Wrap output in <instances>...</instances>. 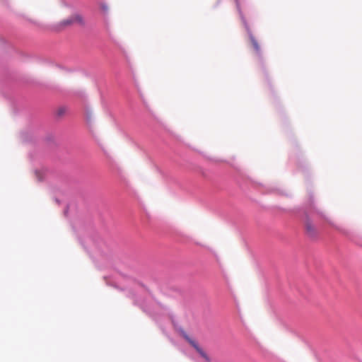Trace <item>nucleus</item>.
<instances>
[{
	"instance_id": "4",
	"label": "nucleus",
	"mask_w": 362,
	"mask_h": 362,
	"mask_svg": "<svg viewBox=\"0 0 362 362\" xmlns=\"http://www.w3.org/2000/svg\"><path fill=\"white\" fill-rule=\"evenodd\" d=\"M250 40H251V42H252V45L254 47V49L258 52L259 50V46L258 45V42L255 39V37L253 36H250Z\"/></svg>"
},
{
	"instance_id": "3",
	"label": "nucleus",
	"mask_w": 362,
	"mask_h": 362,
	"mask_svg": "<svg viewBox=\"0 0 362 362\" xmlns=\"http://www.w3.org/2000/svg\"><path fill=\"white\" fill-rule=\"evenodd\" d=\"M305 230L307 233L310 236H314L316 234V230L313 224L310 221H306L305 224Z\"/></svg>"
},
{
	"instance_id": "1",
	"label": "nucleus",
	"mask_w": 362,
	"mask_h": 362,
	"mask_svg": "<svg viewBox=\"0 0 362 362\" xmlns=\"http://www.w3.org/2000/svg\"><path fill=\"white\" fill-rule=\"evenodd\" d=\"M74 24H78L80 25H85V20L83 17L79 13H74L70 17L62 21L60 25L62 27H68Z\"/></svg>"
},
{
	"instance_id": "2",
	"label": "nucleus",
	"mask_w": 362,
	"mask_h": 362,
	"mask_svg": "<svg viewBox=\"0 0 362 362\" xmlns=\"http://www.w3.org/2000/svg\"><path fill=\"white\" fill-rule=\"evenodd\" d=\"M185 339L187 341L197 350V351L206 361H209V357L198 346V344L192 339H191L188 336H185Z\"/></svg>"
}]
</instances>
